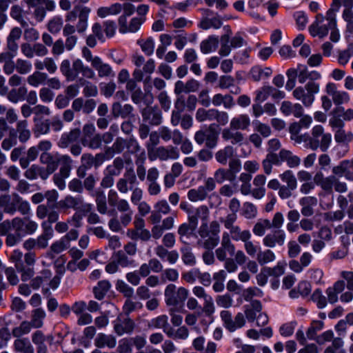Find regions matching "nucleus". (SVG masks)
I'll return each mask as SVG.
<instances>
[{"instance_id": "nucleus-1", "label": "nucleus", "mask_w": 353, "mask_h": 353, "mask_svg": "<svg viewBox=\"0 0 353 353\" xmlns=\"http://www.w3.org/2000/svg\"><path fill=\"white\" fill-rule=\"evenodd\" d=\"M332 175L324 176L321 172H318L314 176V183L319 186L325 193L331 194L334 190L340 194L347 191V184L341 181L338 176H344L346 179L352 181L353 173L348 172L345 160L340 162L332 169Z\"/></svg>"}, {"instance_id": "nucleus-2", "label": "nucleus", "mask_w": 353, "mask_h": 353, "mask_svg": "<svg viewBox=\"0 0 353 353\" xmlns=\"http://www.w3.org/2000/svg\"><path fill=\"white\" fill-rule=\"evenodd\" d=\"M0 208L3 212L10 215L19 212L22 216H27L31 212L30 203L17 192L0 195Z\"/></svg>"}, {"instance_id": "nucleus-3", "label": "nucleus", "mask_w": 353, "mask_h": 353, "mask_svg": "<svg viewBox=\"0 0 353 353\" xmlns=\"http://www.w3.org/2000/svg\"><path fill=\"white\" fill-rule=\"evenodd\" d=\"M138 183L136 174L132 168H127L123 176L120 178L116 184L118 191L121 194H126L132 191L130 201L134 205L141 202L143 192L141 188L134 187Z\"/></svg>"}, {"instance_id": "nucleus-4", "label": "nucleus", "mask_w": 353, "mask_h": 353, "mask_svg": "<svg viewBox=\"0 0 353 353\" xmlns=\"http://www.w3.org/2000/svg\"><path fill=\"white\" fill-rule=\"evenodd\" d=\"M189 291L184 287L176 288L174 284L168 285L164 291L165 302L170 308V312L179 311L188 299Z\"/></svg>"}, {"instance_id": "nucleus-5", "label": "nucleus", "mask_w": 353, "mask_h": 353, "mask_svg": "<svg viewBox=\"0 0 353 353\" xmlns=\"http://www.w3.org/2000/svg\"><path fill=\"white\" fill-rule=\"evenodd\" d=\"M43 232L37 238H29L23 243L24 249L28 251L32 250H43L48 246V241L54 235V231L49 224L46 221L41 223Z\"/></svg>"}, {"instance_id": "nucleus-6", "label": "nucleus", "mask_w": 353, "mask_h": 353, "mask_svg": "<svg viewBox=\"0 0 353 353\" xmlns=\"http://www.w3.org/2000/svg\"><path fill=\"white\" fill-rule=\"evenodd\" d=\"M320 91V84L307 82L304 86H298L292 92L293 97L306 107H310L314 100L315 94Z\"/></svg>"}, {"instance_id": "nucleus-7", "label": "nucleus", "mask_w": 353, "mask_h": 353, "mask_svg": "<svg viewBox=\"0 0 353 353\" xmlns=\"http://www.w3.org/2000/svg\"><path fill=\"white\" fill-rule=\"evenodd\" d=\"M332 141V135L330 133H324L323 126L315 125L312 130V135L309 136L307 146L312 150L320 148L323 152L329 148Z\"/></svg>"}, {"instance_id": "nucleus-8", "label": "nucleus", "mask_w": 353, "mask_h": 353, "mask_svg": "<svg viewBox=\"0 0 353 353\" xmlns=\"http://www.w3.org/2000/svg\"><path fill=\"white\" fill-rule=\"evenodd\" d=\"M341 0H332L330 8L327 11L326 20L327 21V26L331 30L330 39L333 42H337L340 39V34L336 28V13L341 7Z\"/></svg>"}, {"instance_id": "nucleus-9", "label": "nucleus", "mask_w": 353, "mask_h": 353, "mask_svg": "<svg viewBox=\"0 0 353 353\" xmlns=\"http://www.w3.org/2000/svg\"><path fill=\"white\" fill-rule=\"evenodd\" d=\"M38 223L29 216L14 217L13 219V229L19 234L32 235L38 230Z\"/></svg>"}, {"instance_id": "nucleus-10", "label": "nucleus", "mask_w": 353, "mask_h": 353, "mask_svg": "<svg viewBox=\"0 0 353 353\" xmlns=\"http://www.w3.org/2000/svg\"><path fill=\"white\" fill-rule=\"evenodd\" d=\"M112 323L114 331L119 336L131 334L135 328V323L128 314H120Z\"/></svg>"}, {"instance_id": "nucleus-11", "label": "nucleus", "mask_w": 353, "mask_h": 353, "mask_svg": "<svg viewBox=\"0 0 353 353\" xmlns=\"http://www.w3.org/2000/svg\"><path fill=\"white\" fill-rule=\"evenodd\" d=\"M9 135L19 139L21 143H25L30 140L31 137V131L29 128V124L27 120H19L16 123L15 128H11L9 131Z\"/></svg>"}, {"instance_id": "nucleus-12", "label": "nucleus", "mask_w": 353, "mask_h": 353, "mask_svg": "<svg viewBox=\"0 0 353 353\" xmlns=\"http://www.w3.org/2000/svg\"><path fill=\"white\" fill-rule=\"evenodd\" d=\"M223 325L230 332H234L238 328L242 327L245 323L244 315L239 312L232 319V314L228 310H223L220 314Z\"/></svg>"}, {"instance_id": "nucleus-13", "label": "nucleus", "mask_w": 353, "mask_h": 353, "mask_svg": "<svg viewBox=\"0 0 353 353\" xmlns=\"http://www.w3.org/2000/svg\"><path fill=\"white\" fill-rule=\"evenodd\" d=\"M79 74H81L84 78L95 79L96 74L94 71L89 66L85 65L83 61L77 59L72 62V77L70 81H72L78 79Z\"/></svg>"}, {"instance_id": "nucleus-14", "label": "nucleus", "mask_w": 353, "mask_h": 353, "mask_svg": "<svg viewBox=\"0 0 353 353\" xmlns=\"http://www.w3.org/2000/svg\"><path fill=\"white\" fill-rule=\"evenodd\" d=\"M143 121L151 125H159L162 122L161 111L156 106H146L141 111Z\"/></svg>"}, {"instance_id": "nucleus-15", "label": "nucleus", "mask_w": 353, "mask_h": 353, "mask_svg": "<svg viewBox=\"0 0 353 353\" xmlns=\"http://www.w3.org/2000/svg\"><path fill=\"white\" fill-rule=\"evenodd\" d=\"M179 157L178 150L173 146H159L152 151L153 160L159 159L161 161H167L168 159H176Z\"/></svg>"}, {"instance_id": "nucleus-16", "label": "nucleus", "mask_w": 353, "mask_h": 353, "mask_svg": "<svg viewBox=\"0 0 353 353\" xmlns=\"http://www.w3.org/2000/svg\"><path fill=\"white\" fill-rule=\"evenodd\" d=\"M61 154L52 153H41L39 157V161L42 165H46L44 169L50 176L59 167V160Z\"/></svg>"}, {"instance_id": "nucleus-17", "label": "nucleus", "mask_w": 353, "mask_h": 353, "mask_svg": "<svg viewBox=\"0 0 353 353\" xmlns=\"http://www.w3.org/2000/svg\"><path fill=\"white\" fill-rule=\"evenodd\" d=\"M286 234L283 230H276L268 234L263 239V243L268 248H274L276 245L283 246L285 242Z\"/></svg>"}, {"instance_id": "nucleus-18", "label": "nucleus", "mask_w": 353, "mask_h": 353, "mask_svg": "<svg viewBox=\"0 0 353 353\" xmlns=\"http://www.w3.org/2000/svg\"><path fill=\"white\" fill-rule=\"evenodd\" d=\"M154 210L150 216V221L153 224L159 223L161 220V214L165 215L170 213L171 208L167 201L163 199L157 202L154 205Z\"/></svg>"}, {"instance_id": "nucleus-19", "label": "nucleus", "mask_w": 353, "mask_h": 353, "mask_svg": "<svg viewBox=\"0 0 353 353\" xmlns=\"http://www.w3.org/2000/svg\"><path fill=\"white\" fill-rule=\"evenodd\" d=\"M134 108L130 104L122 105L119 102H114L111 107V114L114 118L126 119L134 117Z\"/></svg>"}, {"instance_id": "nucleus-20", "label": "nucleus", "mask_w": 353, "mask_h": 353, "mask_svg": "<svg viewBox=\"0 0 353 353\" xmlns=\"http://www.w3.org/2000/svg\"><path fill=\"white\" fill-rule=\"evenodd\" d=\"M121 20V23H119V32L122 34H125L127 32L134 33L137 32L140 29L141 25L145 21V17H134L130 20L129 24H128L127 20H124V19Z\"/></svg>"}, {"instance_id": "nucleus-21", "label": "nucleus", "mask_w": 353, "mask_h": 353, "mask_svg": "<svg viewBox=\"0 0 353 353\" xmlns=\"http://www.w3.org/2000/svg\"><path fill=\"white\" fill-rule=\"evenodd\" d=\"M23 175L30 181L36 180L38 178H40L42 181H46L50 176L44 167L38 164H32L24 172Z\"/></svg>"}, {"instance_id": "nucleus-22", "label": "nucleus", "mask_w": 353, "mask_h": 353, "mask_svg": "<svg viewBox=\"0 0 353 353\" xmlns=\"http://www.w3.org/2000/svg\"><path fill=\"white\" fill-rule=\"evenodd\" d=\"M318 200L314 196H303L299 200L301 206V212L304 216H311L314 213V207L316 206Z\"/></svg>"}, {"instance_id": "nucleus-23", "label": "nucleus", "mask_w": 353, "mask_h": 353, "mask_svg": "<svg viewBox=\"0 0 353 353\" xmlns=\"http://www.w3.org/2000/svg\"><path fill=\"white\" fill-rule=\"evenodd\" d=\"M81 134V131L78 128L72 129L68 132H65L61 134L57 145L60 148H67L70 144L76 142Z\"/></svg>"}, {"instance_id": "nucleus-24", "label": "nucleus", "mask_w": 353, "mask_h": 353, "mask_svg": "<svg viewBox=\"0 0 353 353\" xmlns=\"http://www.w3.org/2000/svg\"><path fill=\"white\" fill-rule=\"evenodd\" d=\"M163 245H157L154 249L156 255L162 260L166 258L170 264H174L179 259V253L176 250L169 251Z\"/></svg>"}, {"instance_id": "nucleus-25", "label": "nucleus", "mask_w": 353, "mask_h": 353, "mask_svg": "<svg viewBox=\"0 0 353 353\" xmlns=\"http://www.w3.org/2000/svg\"><path fill=\"white\" fill-rule=\"evenodd\" d=\"M188 223L180 225L177 230L180 241L185 244H186V242L184 241V236L190 235L197 228L195 218L190 216L188 217Z\"/></svg>"}, {"instance_id": "nucleus-26", "label": "nucleus", "mask_w": 353, "mask_h": 353, "mask_svg": "<svg viewBox=\"0 0 353 353\" xmlns=\"http://www.w3.org/2000/svg\"><path fill=\"white\" fill-rule=\"evenodd\" d=\"M92 67L97 71L99 77H114V73L111 66L103 63L99 57H95Z\"/></svg>"}, {"instance_id": "nucleus-27", "label": "nucleus", "mask_w": 353, "mask_h": 353, "mask_svg": "<svg viewBox=\"0 0 353 353\" xmlns=\"http://www.w3.org/2000/svg\"><path fill=\"white\" fill-rule=\"evenodd\" d=\"M28 88L23 85L18 88H12L8 91L7 92V99L9 101L17 103L25 100Z\"/></svg>"}, {"instance_id": "nucleus-28", "label": "nucleus", "mask_w": 353, "mask_h": 353, "mask_svg": "<svg viewBox=\"0 0 353 353\" xmlns=\"http://www.w3.org/2000/svg\"><path fill=\"white\" fill-rule=\"evenodd\" d=\"M222 138L225 141H230L233 145L241 144L244 140L243 134L241 132L234 130L230 127L223 130Z\"/></svg>"}, {"instance_id": "nucleus-29", "label": "nucleus", "mask_w": 353, "mask_h": 353, "mask_svg": "<svg viewBox=\"0 0 353 353\" xmlns=\"http://www.w3.org/2000/svg\"><path fill=\"white\" fill-rule=\"evenodd\" d=\"M94 344L99 348L105 346L114 348L117 345V339L113 335L99 333L95 339Z\"/></svg>"}, {"instance_id": "nucleus-30", "label": "nucleus", "mask_w": 353, "mask_h": 353, "mask_svg": "<svg viewBox=\"0 0 353 353\" xmlns=\"http://www.w3.org/2000/svg\"><path fill=\"white\" fill-rule=\"evenodd\" d=\"M216 124L212 123L209 125L208 128L206 130L205 133V146L208 148L212 149L215 148L218 143L219 139V132H217L215 129Z\"/></svg>"}, {"instance_id": "nucleus-31", "label": "nucleus", "mask_w": 353, "mask_h": 353, "mask_svg": "<svg viewBox=\"0 0 353 353\" xmlns=\"http://www.w3.org/2000/svg\"><path fill=\"white\" fill-rule=\"evenodd\" d=\"M125 143L126 139L117 137L112 146L105 148L106 155L112 157L114 154L122 153L125 148Z\"/></svg>"}, {"instance_id": "nucleus-32", "label": "nucleus", "mask_w": 353, "mask_h": 353, "mask_svg": "<svg viewBox=\"0 0 353 353\" xmlns=\"http://www.w3.org/2000/svg\"><path fill=\"white\" fill-rule=\"evenodd\" d=\"M250 125V119L247 114H240L230 121V127L234 130H246Z\"/></svg>"}, {"instance_id": "nucleus-33", "label": "nucleus", "mask_w": 353, "mask_h": 353, "mask_svg": "<svg viewBox=\"0 0 353 353\" xmlns=\"http://www.w3.org/2000/svg\"><path fill=\"white\" fill-rule=\"evenodd\" d=\"M60 174L70 176L73 165V160L68 154H61L59 160Z\"/></svg>"}, {"instance_id": "nucleus-34", "label": "nucleus", "mask_w": 353, "mask_h": 353, "mask_svg": "<svg viewBox=\"0 0 353 353\" xmlns=\"http://www.w3.org/2000/svg\"><path fill=\"white\" fill-rule=\"evenodd\" d=\"M90 9L88 7H83L79 10L78 15L79 21L76 26L77 30L79 33H83L88 27V19Z\"/></svg>"}, {"instance_id": "nucleus-35", "label": "nucleus", "mask_w": 353, "mask_h": 353, "mask_svg": "<svg viewBox=\"0 0 353 353\" xmlns=\"http://www.w3.org/2000/svg\"><path fill=\"white\" fill-rule=\"evenodd\" d=\"M14 349L21 353H34V348L28 338H17L14 341Z\"/></svg>"}, {"instance_id": "nucleus-36", "label": "nucleus", "mask_w": 353, "mask_h": 353, "mask_svg": "<svg viewBox=\"0 0 353 353\" xmlns=\"http://www.w3.org/2000/svg\"><path fill=\"white\" fill-rule=\"evenodd\" d=\"M34 133L36 137L47 134L50 132V119L42 120L34 118Z\"/></svg>"}, {"instance_id": "nucleus-37", "label": "nucleus", "mask_w": 353, "mask_h": 353, "mask_svg": "<svg viewBox=\"0 0 353 353\" xmlns=\"http://www.w3.org/2000/svg\"><path fill=\"white\" fill-rule=\"evenodd\" d=\"M146 159L145 152L143 150L136 157L135 163L137 165V175L139 179L143 181L145 179L146 169L144 163Z\"/></svg>"}, {"instance_id": "nucleus-38", "label": "nucleus", "mask_w": 353, "mask_h": 353, "mask_svg": "<svg viewBox=\"0 0 353 353\" xmlns=\"http://www.w3.org/2000/svg\"><path fill=\"white\" fill-rule=\"evenodd\" d=\"M219 44V39L217 37L212 35L207 39L201 41L200 44V49L202 53L208 54L212 51L216 50Z\"/></svg>"}, {"instance_id": "nucleus-39", "label": "nucleus", "mask_w": 353, "mask_h": 353, "mask_svg": "<svg viewBox=\"0 0 353 353\" xmlns=\"http://www.w3.org/2000/svg\"><path fill=\"white\" fill-rule=\"evenodd\" d=\"M234 150L233 147L227 145L215 153L216 160L222 165H226L228 160L233 157Z\"/></svg>"}, {"instance_id": "nucleus-40", "label": "nucleus", "mask_w": 353, "mask_h": 353, "mask_svg": "<svg viewBox=\"0 0 353 353\" xmlns=\"http://www.w3.org/2000/svg\"><path fill=\"white\" fill-rule=\"evenodd\" d=\"M181 253V259L183 263L186 265L189 266H194L196 263V257L192 252V248L186 244L181 247L180 249Z\"/></svg>"}, {"instance_id": "nucleus-41", "label": "nucleus", "mask_w": 353, "mask_h": 353, "mask_svg": "<svg viewBox=\"0 0 353 353\" xmlns=\"http://www.w3.org/2000/svg\"><path fill=\"white\" fill-rule=\"evenodd\" d=\"M230 230V234L232 239L235 241H246L247 239H250L252 235L249 230H242L238 225L232 228Z\"/></svg>"}, {"instance_id": "nucleus-42", "label": "nucleus", "mask_w": 353, "mask_h": 353, "mask_svg": "<svg viewBox=\"0 0 353 353\" xmlns=\"http://www.w3.org/2000/svg\"><path fill=\"white\" fill-rule=\"evenodd\" d=\"M281 157L283 161H286L287 165L290 168L298 167L301 163V159L298 156L294 155L292 152L288 150H281Z\"/></svg>"}, {"instance_id": "nucleus-43", "label": "nucleus", "mask_w": 353, "mask_h": 353, "mask_svg": "<svg viewBox=\"0 0 353 353\" xmlns=\"http://www.w3.org/2000/svg\"><path fill=\"white\" fill-rule=\"evenodd\" d=\"M47 80V74L41 71H35L27 77L28 83L33 87L44 84Z\"/></svg>"}, {"instance_id": "nucleus-44", "label": "nucleus", "mask_w": 353, "mask_h": 353, "mask_svg": "<svg viewBox=\"0 0 353 353\" xmlns=\"http://www.w3.org/2000/svg\"><path fill=\"white\" fill-rule=\"evenodd\" d=\"M46 316V313L41 308H37L32 311L31 320L29 321L31 325L34 329H39L43 325V319Z\"/></svg>"}, {"instance_id": "nucleus-45", "label": "nucleus", "mask_w": 353, "mask_h": 353, "mask_svg": "<svg viewBox=\"0 0 353 353\" xmlns=\"http://www.w3.org/2000/svg\"><path fill=\"white\" fill-rule=\"evenodd\" d=\"M222 24V21L219 17H214L212 19L203 17L199 26L203 30H208L211 28L219 29L221 27Z\"/></svg>"}, {"instance_id": "nucleus-46", "label": "nucleus", "mask_w": 353, "mask_h": 353, "mask_svg": "<svg viewBox=\"0 0 353 353\" xmlns=\"http://www.w3.org/2000/svg\"><path fill=\"white\" fill-rule=\"evenodd\" d=\"M121 12V4L114 3L109 7H101L97 10V15L104 18L108 15H117Z\"/></svg>"}, {"instance_id": "nucleus-47", "label": "nucleus", "mask_w": 353, "mask_h": 353, "mask_svg": "<svg viewBox=\"0 0 353 353\" xmlns=\"http://www.w3.org/2000/svg\"><path fill=\"white\" fill-rule=\"evenodd\" d=\"M111 285L107 280H103L98 282L97 285L93 289L94 297L98 300H102L106 293L109 291Z\"/></svg>"}, {"instance_id": "nucleus-48", "label": "nucleus", "mask_w": 353, "mask_h": 353, "mask_svg": "<svg viewBox=\"0 0 353 353\" xmlns=\"http://www.w3.org/2000/svg\"><path fill=\"white\" fill-rule=\"evenodd\" d=\"M272 73L270 68H262L260 66H254L250 70V75L254 81H259L262 77L268 78Z\"/></svg>"}, {"instance_id": "nucleus-49", "label": "nucleus", "mask_w": 353, "mask_h": 353, "mask_svg": "<svg viewBox=\"0 0 353 353\" xmlns=\"http://www.w3.org/2000/svg\"><path fill=\"white\" fill-rule=\"evenodd\" d=\"M210 214V211L206 205H200L196 208L188 217L192 216L196 219V225H198L199 219H201L205 223H207Z\"/></svg>"}, {"instance_id": "nucleus-50", "label": "nucleus", "mask_w": 353, "mask_h": 353, "mask_svg": "<svg viewBox=\"0 0 353 353\" xmlns=\"http://www.w3.org/2000/svg\"><path fill=\"white\" fill-rule=\"evenodd\" d=\"M187 196L190 201L192 202H197L205 200L207 198L208 194L205 192V189L199 186L197 188L190 189L188 192Z\"/></svg>"}, {"instance_id": "nucleus-51", "label": "nucleus", "mask_w": 353, "mask_h": 353, "mask_svg": "<svg viewBox=\"0 0 353 353\" xmlns=\"http://www.w3.org/2000/svg\"><path fill=\"white\" fill-rule=\"evenodd\" d=\"M214 108L205 110L203 108H199L195 114V118L199 122L214 121Z\"/></svg>"}, {"instance_id": "nucleus-52", "label": "nucleus", "mask_w": 353, "mask_h": 353, "mask_svg": "<svg viewBox=\"0 0 353 353\" xmlns=\"http://www.w3.org/2000/svg\"><path fill=\"white\" fill-rule=\"evenodd\" d=\"M82 199L81 196H72L68 195L64 198V199L59 202V207L64 209L72 208L74 210H77L79 202Z\"/></svg>"}, {"instance_id": "nucleus-53", "label": "nucleus", "mask_w": 353, "mask_h": 353, "mask_svg": "<svg viewBox=\"0 0 353 353\" xmlns=\"http://www.w3.org/2000/svg\"><path fill=\"white\" fill-rule=\"evenodd\" d=\"M112 259H115L119 265L123 268L133 266L134 261L130 259L128 256L121 250L114 252Z\"/></svg>"}, {"instance_id": "nucleus-54", "label": "nucleus", "mask_w": 353, "mask_h": 353, "mask_svg": "<svg viewBox=\"0 0 353 353\" xmlns=\"http://www.w3.org/2000/svg\"><path fill=\"white\" fill-rule=\"evenodd\" d=\"M40 274V275L31 280L30 285L34 290L39 289L42 283L48 281L52 276V273L49 270H43Z\"/></svg>"}, {"instance_id": "nucleus-55", "label": "nucleus", "mask_w": 353, "mask_h": 353, "mask_svg": "<svg viewBox=\"0 0 353 353\" xmlns=\"http://www.w3.org/2000/svg\"><path fill=\"white\" fill-rule=\"evenodd\" d=\"M33 327L29 321H22L18 327H15L12 330V334L16 338H19L24 334H28L30 332Z\"/></svg>"}, {"instance_id": "nucleus-56", "label": "nucleus", "mask_w": 353, "mask_h": 353, "mask_svg": "<svg viewBox=\"0 0 353 353\" xmlns=\"http://www.w3.org/2000/svg\"><path fill=\"white\" fill-rule=\"evenodd\" d=\"M15 268L21 274V279L23 281H28L34 274V268L26 266L24 263H19Z\"/></svg>"}, {"instance_id": "nucleus-57", "label": "nucleus", "mask_w": 353, "mask_h": 353, "mask_svg": "<svg viewBox=\"0 0 353 353\" xmlns=\"http://www.w3.org/2000/svg\"><path fill=\"white\" fill-rule=\"evenodd\" d=\"M276 256L271 250H260L257 254L256 260L261 265L272 262L275 260Z\"/></svg>"}, {"instance_id": "nucleus-58", "label": "nucleus", "mask_w": 353, "mask_h": 353, "mask_svg": "<svg viewBox=\"0 0 353 353\" xmlns=\"http://www.w3.org/2000/svg\"><path fill=\"white\" fill-rule=\"evenodd\" d=\"M160 143V136L158 132L153 131L149 135V141L146 143L145 147L148 150L149 158L153 160L152 157V151L156 148V146Z\"/></svg>"}, {"instance_id": "nucleus-59", "label": "nucleus", "mask_w": 353, "mask_h": 353, "mask_svg": "<svg viewBox=\"0 0 353 353\" xmlns=\"http://www.w3.org/2000/svg\"><path fill=\"white\" fill-rule=\"evenodd\" d=\"M279 178L286 184L285 185L296 189L297 180L292 170H287L284 171L282 174H279Z\"/></svg>"}, {"instance_id": "nucleus-60", "label": "nucleus", "mask_w": 353, "mask_h": 353, "mask_svg": "<svg viewBox=\"0 0 353 353\" xmlns=\"http://www.w3.org/2000/svg\"><path fill=\"white\" fill-rule=\"evenodd\" d=\"M81 144L92 150L100 148L102 145L101 134H95L88 139H81Z\"/></svg>"}, {"instance_id": "nucleus-61", "label": "nucleus", "mask_w": 353, "mask_h": 353, "mask_svg": "<svg viewBox=\"0 0 353 353\" xmlns=\"http://www.w3.org/2000/svg\"><path fill=\"white\" fill-rule=\"evenodd\" d=\"M310 33L312 37L319 36L321 38L325 37L329 32V28L327 25L319 26L318 23H313L309 27Z\"/></svg>"}, {"instance_id": "nucleus-62", "label": "nucleus", "mask_w": 353, "mask_h": 353, "mask_svg": "<svg viewBox=\"0 0 353 353\" xmlns=\"http://www.w3.org/2000/svg\"><path fill=\"white\" fill-rule=\"evenodd\" d=\"M270 229V221L268 219H259L253 227V233L259 236L265 234V230Z\"/></svg>"}, {"instance_id": "nucleus-63", "label": "nucleus", "mask_w": 353, "mask_h": 353, "mask_svg": "<svg viewBox=\"0 0 353 353\" xmlns=\"http://www.w3.org/2000/svg\"><path fill=\"white\" fill-rule=\"evenodd\" d=\"M241 214L247 219H254L257 215V208L253 203L245 202L243 204Z\"/></svg>"}, {"instance_id": "nucleus-64", "label": "nucleus", "mask_w": 353, "mask_h": 353, "mask_svg": "<svg viewBox=\"0 0 353 353\" xmlns=\"http://www.w3.org/2000/svg\"><path fill=\"white\" fill-rule=\"evenodd\" d=\"M137 43L140 46L142 51L148 56L153 54L154 50V41L152 37H148L146 40L139 39Z\"/></svg>"}]
</instances>
